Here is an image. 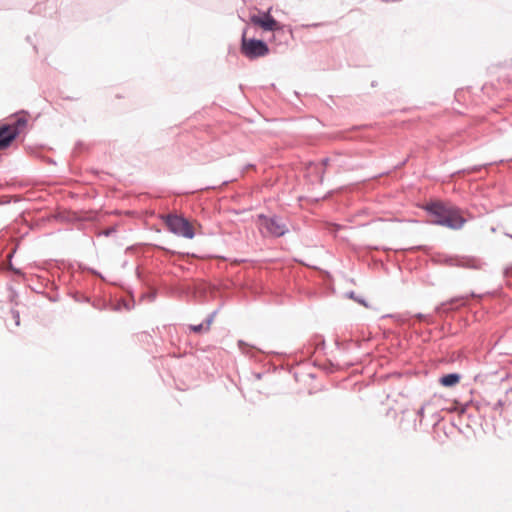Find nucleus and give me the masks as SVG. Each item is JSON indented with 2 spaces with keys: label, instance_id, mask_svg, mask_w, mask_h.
<instances>
[{
  "label": "nucleus",
  "instance_id": "nucleus-47",
  "mask_svg": "<svg viewBox=\"0 0 512 512\" xmlns=\"http://www.w3.org/2000/svg\"><path fill=\"white\" fill-rule=\"evenodd\" d=\"M416 427H417V420L415 419L414 420V428L416 429Z\"/></svg>",
  "mask_w": 512,
  "mask_h": 512
},
{
  "label": "nucleus",
  "instance_id": "nucleus-36",
  "mask_svg": "<svg viewBox=\"0 0 512 512\" xmlns=\"http://www.w3.org/2000/svg\"><path fill=\"white\" fill-rule=\"evenodd\" d=\"M432 418L434 419L433 427H435L440 422L441 416L439 413L435 412L432 414Z\"/></svg>",
  "mask_w": 512,
  "mask_h": 512
},
{
  "label": "nucleus",
  "instance_id": "nucleus-41",
  "mask_svg": "<svg viewBox=\"0 0 512 512\" xmlns=\"http://www.w3.org/2000/svg\"><path fill=\"white\" fill-rule=\"evenodd\" d=\"M378 85V82L376 80H373L371 82V87H376Z\"/></svg>",
  "mask_w": 512,
  "mask_h": 512
},
{
  "label": "nucleus",
  "instance_id": "nucleus-35",
  "mask_svg": "<svg viewBox=\"0 0 512 512\" xmlns=\"http://www.w3.org/2000/svg\"><path fill=\"white\" fill-rule=\"evenodd\" d=\"M472 403V400L469 402H466L465 404H461V407L459 408V413L464 414L467 411L468 406Z\"/></svg>",
  "mask_w": 512,
  "mask_h": 512
},
{
  "label": "nucleus",
  "instance_id": "nucleus-5",
  "mask_svg": "<svg viewBox=\"0 0 512 512\" xmlns=\"http://www.w3.org/2000/svg\"><path fill=\"white\" fill-rule=\"evenodd\" d=\"M257 219L261 228L265 229L266 233L274 238H280L289 233V228L286 219L280 215H266L258 214Z\"/></svg>",
  "mask_w": 512,
  "mask_h": 512
},
{
  "label": "nucleus",
  "instance_id": "nucleus-31",
  "mask_svg": "<svg viewBox=\"0 0 512 512\" xmlns=\"http://www.w3.org/2000/svg\"><path fill=\"white\" fill-rule=\"evenodd\" d=\"M505 403H506V400H504V399H499V400H498V401L493 405L492 409H493L494 411H498V410H500V409H502V408L504 407Z\"/></svg>",
  "mask_w": 512,
  "mask_h": 512
},
{
  "label": "nucleus",
  "instance_id": "nucleus-14",
  "mask_svg": "<svg viewBox=\"0 0 512 512\" xmlns=\"http://www.w3.org/2000/svg\"><path fill=\"white\" fill-rule=\"evenodd\" d=\"M461 379H462V375L460 373L450 372V373L442 374L439 377L438 382L442 387L453 388L457 384H459Z\"/></svg>",
  "mask_w": 512,
  "mask_h": 512
},
{
  "label": "nucleus",
  "instance_id": "nucleus-34",
  "mask_svg": "<svg viewBox=\"0 0 512 512\" xmlns=\"http://www.w3.org/2000/svg\"><path fill=\"white\" fill-rule=\"evenodd\" d=\"M256 169V165L253 163H248L245 166H243L241 174L243 175L246 171Z\"/></svg>",
  "mask_w": 512,
  "mask_h": 512
},
{
  "label": "nucleus",
  "instance_id": "nucleus-8",
  "mask_svg": "<svg viewBox=\"0 0 512 512\" xmlns=\"http://www.w3.org/2000/svg\"><path fill=\"white\" fill-rule=\"evenodd\" d=\"M272 8L267 10H259L257 13L249 15V22L254 26L260 27L264 32H271L275 30V27H279L280 30L283 28L280 26V22L271 15Z\"/></svg>",
  "mask_w": 512,
  "mask_h": 512
},
{
  "label": "nucleus",
  "instance_id": "nucleus-45",
  "mask_svg": "<svg viewBox=\"0 0 512 512\" xmlns=\"http://www.w3.org/2000/svg\"><path fill=\"white\" fill-rule=\"evenodd\" d=\"M239 89H240L241 91H243L244 86H243L242 84H240V85H239Z\"/></svg>",
  "mask_w": 512,
  "mask_h": 512
},
{
  "label": "nucleus",
  "instance_id": "nucleus-39",
  "mask_svg": "<svg viewBox=\"0 0 512 512\" xmlns=\"http://www.w3.org/2000/svg\"><path fill=\"white\" fill-rule=\"evenodd\" d=\"M253 375L255 376V378L257 380H260V379H262L264 373L263 372H254Z\"/></svg>",
  "mask_w": 512,
  "mask_h": 512
},
{
  "label": "nucleus",
  "instance_id": "nucleus-7",
  "mask_svg": "<svg viewBox=\"0 0 512 512\" xmlns=\"http://www.w3.org/2000/svg\"><path fill=\"white\" fill-rule=\"evenodd\" d=\"M17 251V246L5 235L0 234V271L12 270L21 273L20 269L14 267L12 259Z\"/></svg>",
  "mask_w": 512,
  "mask_h": 512
},
{
  "label": "nucleus",
  "instance_id": "nucleus-10",
  "mask_svg": "<svg viewBox=\"0 0 512 512\" xmlns=\"http://www.w3.org/2000/svg\"><path fill=\"white\" fill-rule=\"evenodd\" d=\"M69 297H71L74 301L78 303H88L91 304L92 307L98 309L100 311L111 309L113 311H120V306L111 305V303L105 299H96L92 300V298L88 295H80L76 290H71L69 292Z\"/></svg>",
  "mask_w": 512,
  "mask_h": 512
},
{
  "label": "nucleus",
  "instance_id": "nucleus-2",
  "mask_svg": "<svg viewBox=\"0 0 512 512\" xmlns=\"http://www.w3.org/2000/svg\"><path fill=\"white\" fill-rule=\"evenodd\" d=\"M28 111L21 110L13 114L10 123L0 122V150L9 148L18 138L21 131L28 125Z\"/></svg>",
  "mask_w": 512,
  "mask_h": 512
},
{
  "label": "nucleus",
  "instance_id": "nucleus-17",
  "mask_svg": "<svg viewBox=\"0 0 512 512\" xmlns=\"http://www.w3.org/2000/svg\"><path fill=\"white\" fill-rule=\"evenodd\" d=\"M329 161L330 159L328 157H324L319 161V163H311V166L313 167V173L316 174L321 182L323 181L326 166L328 165Z\"/></svg>",
  "mask_w": 512,
  "mask_h": 512
},
{
  "label": "nucleus",
  "instance_id": "nucleus-18",
  "mask_svg": "<svg viewBox=\"0 0 512 512\" xmlns=\"http://www.w3.org/2000/svg\"><path fill=\"white\" fill-rule=\"evenodd\" d=\"M346 297L348 299L354 300L355 302H357L358 304H360L366 308H369L368 301L363 296L356 294V292L353 290L346 292Z\"/></svg>",
  "mask_w": 512,
  "mask_h": 512
},
{
  "label": "nucleus",
  "instance_id": "nucleus-27",
  "mask_svg": "<svg viewBox=\"0 0 512 512\" xmlns=\"http://www.w3.org/2000/svg\"><path fill=\"white\" fill-rule=\"evenodd\" d=\"M33 154H34L36 157H38V158L42 159L43 161H45V162H47V163H49V164H54V165L56 164V162L54 161V159H52V158H48V157H43V156L41 155V153H40V148H35V149L33 150Z\"/></svg>",
  "mask_w": 512,
  "mask_h": 512
},
{
  "label": "nucleus",
  "instance_id": "nucleus-33",
  "mask_svg": "<svg viewBox=\"0 0 512 512\" xmlns=\"http://www.w3.org/2000/svg\"><path fill=\"white\" fill-rule=\"evenodd\" d=\"M324 22H317V23H311V24H303L302 28H318L321 26H324Z\"/></svg>",
  "mask_w": 512,
  "mask_h": 512
},
{
  "label": "nucleus",
  "instance_id": "nucleus-11",
  "mask_svg": "<svg viewBox=\"0 0 512 512\" xmlns=\"http://www.w3.org/2000/svg\"><path fill=\"white\" fill-rule=\"evenodd\" d=\"M326 341L323 335L314 334L310 337L307 344L301 349V353L306 357H312L318 351H324Z\"/></svg>",
  "mask_w": 512,
  "mask_h": 512
},
{
  "label": "nucleus",
  "instance_id": "nucleus-15",
  "mask_svg": "<svg viewBox=\"0 0 512 512\" xmlns=\"http://www.w3.org/2000/svg\"><path fill=\"white\" fill-rule=\"evenodd\" d=\"M389 317H392V318H396L398 319L399 321L403 322V323H406V322H410L412 319H420V320H428L430 318V315H427V314H423V313H415V314H411L409 312L405 313V314H391V315H388Z\"/></svg>",
  "mask_w": 512,
  "mask_h": 512
},
{
  "label": "nucleus",
  "instance_id": "nucleus-9",
  "mask_svg": "<svg viewBox=\"0 0 512 512\" xmlns=\"http://www.w3.org/2000/svg\"><path fill=\"white\" fill-rule=\"evenodd\" d=\"M482 296V294H477L474 291H471L469 294L455 296L446 302L440 303L438 306H436L435 310L440 315L447 314L465 306L468 303L469 297L480 299Z\"/></svg>",
  "mask_w": 512,
  "mask_h": 512
},
{
  "label": "nucleus",
  "instance_id": "nucleus-16",
  "mask_svg": "<svg viewBox=\"0 0 512 512\" xmlns=\"http://www.w3.org/2000/svg\"><path fill=\"white\" fill-rule=\"evenodd\" d=\"M492 165V163L487 164H481V165H473L464 169L457 170L450 174L451 180L455 179L457 176L460 175H466V174H472V173H478L480 172L484 167Z\"/></svg>",
  "mask_w": 512,
  "mask_h": 512
},
{
  "label": "nucleus",
  "instance_id": "nucleus-44",
  "mask_svg": "<svg viewBox=\"0 0 512 512\" xmlns=\"http://www.w3.org/2000/svg\"><path fill=\"white\" fill-rule=\"evenodd\" d=\"M229 182H231V181H230V180H225V181H223V183H222V184H223V185H227Z\"/></svg>",
  "mask_w": 512,
  "mask_h": 512
},
{
  "label": "nucleus",
  "instance_id": "nucleus-30",
  "mask_svg": "<svg viewBox=\"0 0 512 512\" xmlns=\"http://www.w3.org/2000/svg\"><path fill=\"white\" fill-rule=\"evenodd\" d=\"M11 315H12V318L14 320V323H15V326L18 327L20 326V313L18 310L16 309H11Z\"/></svg>",
  "mask_w": 512,
  "mask_h": 512
},
{
  "label": "nucleus",
  "instance_id": "nucleus-29",
  "mask_svg": "<svg viewBox=\"0 0 512 512\" xmlns=\"http://www.w3.org/2000/svg\"><path fill=\"white\" fill-rule=\"evenodd\" d=\"M117 231L116 227H109L103 231H101L98 236H105V237H109L113 234H115Z\"/></svg>",
  "mask_w": 512,
  "mask_h": 512
},
{
  "label": "nucleus",
  "instance_id": "nucleus-22",
  "mask_svg": "<svg viewBox=\"0 0 512 512\" xmlns=\"http://www.w3.org/2000/svg\"><path fill=\"white\" fill-rule=\"evenodd\" d=\"M188 330L190 332H193L196 334H202V333L208 332V329L205 327V325L202 322L199 324H189Z\"/></svg>",
  "mask_w": 512,
  "mask_h": 512
},
{
  "label": "nucleus",
  "instance_id": "nucleus-46",
  "mask_svg": "<svg viewBox=\"0 0 512 512\" xmlns=\"http://www.w3.org/2000/svg\"><path fill=\"white\" fill-rule=\"evenodd\" d=\"M125 308H126L127 310H130V309H131V306L127 304V305L125 306Z\"/></svg>",
  "mask_w": 512,
  "mask_h": 512
},
{
  "label": "nucleus",
  "instance_id": "nucleus-23",
  "mask_svg": "<svg viewBox=\"0 0 512 512\" xmlns=\"http://www.w3.org/2000/svg\"><path fill=\"white\" fill-rule=\"evenodd\" d=\"M51 286L53 287L54 292H53V293H51V294H46V293L44 292V294H43V295H45V297H46L50 302H54V303H55V302L59 301V298H60V297H59V293H58V287H57L55 284H53V283L51 284Z\"/></svg>",
  "mask_w": 512,
  "mask_h": 512
},
{
  "label": "nucleus",
  "instance_id": "nucleus-6",
  "mask_svg": "<svg viewBox=\"0 0 512 512\" xmlns=\"http://www.w3.org/2000/svg\"><path fill=\"white\" fill-rule=\"evenodd\" d=\"M163 220L170 233L186 239H193L195 237V230L185 216L167 214Z\"/></svg>",
  "mask_w": 512,
  "mask_h": 512
},
{
  "label": "nucleus",
  "instance_id": "nucleus-32",
  "mask_svg": "<svg viewBox=\"0 0 512 512\" xmlns=\"http://www.w3.org/2000/svg\"><path fill=\"white\" fill-rule=\"evenodd\" d=\"M424 413H425V405H422L416 412V415L417 417L420 418L419 420V424L421 425L422 424V420L424 418Z\"/></svg>",
  "mask_w": 512,
  "mask_h": 512
},
{
  "label": "nucleus",
  "instance_id": "nucleus-3",
  "mask_svg": "<svg viewBox=\"0 0 512 512\" xmlns=\"http://www.w3.org/2000/svg\"><path fill=\"white\" fill-rule=\"evenodd\" d=\"M429 261L435 265L448 267H459L466 269H481L483 262L473 256H460L446 253H434L429 257Z\"/></svg>",
  "mask_w": 512,
  "mask_h": 512
},
{
  "label": "nucleus",
  "instance_id": "nucleus-20",
  "mask_svg": "<svg viewBox=\"0 0 512 512\" xmlns=\"http://www.w3.org/2000/svg\"><path fill=\"white\" fill-rule=\"evenodd\" d=\"M314 365L321 368L326 373H333L337 369V365L331 360H326V362L323 364L316 362Z\"/></svg>",
  "mask_w": 512,
  "mask_h": 512
},
{
  "label": "nucleus",
  "instance_id": "nucleus-4",
  "mask_svg": "<svg viewBox=\"0 0 512 512\" xmlns=\"http://www.w3.org/2000/svg\"><path fill=\"white\" fill-rule=\"evenodd\" d=\"M247 28H244L241 35L240 52L249 60H256L265 57L270 53L267 41L256 37H247Z\"/></svg>",
  "mask_w": 512,
  "mask_h": 512
},
{
  "label": "nucleus",
  "instance_id": "nucleus-28",
  "mask_svg": "<svg viewBox=\"0 0 512 512\" xmlns=\"http://www.w3.org/2000/svg\"><path fill=\"white\" fill-rule=\"evenodd\" d=\"M86 149L87 148H86L85 143L83 141H81V140H78L76 142L75 146H74V153L75 154H80V153L86 151Z\"/></svg>",
  "mask_w": 512,
  "mask_h": 512
},
{
  "label": "nucleus",
  "instance_id": "nucleus-26",
  "mask_svg": "<svg viewBox=\"0 0 512 512\" xmlns=\"http://www.w3.org/2000/svg\"><path fill=\"white\" fill-rule=\"evenodd\" d=\"M238 347L246 354H249V352L247 350H245V348H250V349H253V350H256V351H260L259 349H257L255 346H251L249 345L247 342H245L244 340H238Z\"/></svg>",
  "mask_w": 512,
  "mask_h": 512
},
{
  "label": "nucleus",
  "instance_id": "nucleus-25",
  "mask_svg": "<svg viewBox=\"0 0 512 512\" xmlns=\"http://www.w3.org/2000/svg\"><path fill=\"white\" fill-rule=\"evenodd\" d=\"M352 344V341H340L338 338L335 340L337 349L347 351Z\"/></svg>",
  "mask_w": 512,
  "mask_h": 512
},
{
  "label": "nucleus",
  "instance_id": "nucleus-43",
  "mask_svg": "<svg viewBox=\"0 0 512 512\" xmlns=\"http://www.w3.org/2000/svg\"><path fill=\"white\" fill-rule=\"evenodd\" d=\"M510 393H512V386L506 390V395H509Z\"/></svg>",
  "mask_w": 512,
  "mask_h": 512
},
{
  "label": "nucleus",
  "instance_id": "nucleus-42",
  "mask_svg": "<svg viewBox=\"0 0 512 512\" xmlns=\"http://www.w3.org/2000/svg\"><path fill=\"white\" fill-rule=\"evenodd\" d=\"M406 162H407V159L403 160V161L398 165V167H402V166H404V165L406 164Z\"/></svg>",
  "mask_w": 512,
  "mask_h": 512
},
{
  "label": "nucleus",
  "instance_id": "nucleus-48",
  "mask_svg": "<svg viewBox=\"0 0 512 512\" xmlns=\"http://www.w3.org/2000/svg\"><path fill=\"white\" fill-rule=\"evenodd\" d=\"M26 39H27L28 42H31L30 36H27Z\"/></svg>",
  "mask_w": 512,
  "mask_h": 512
},
{
  "label": "nucleus",
  "instance_id": "nucleus-49",
  "mask_svg": "<svg viewBox=\"0 0 512 512\" xmlns=\"http://www.w3.org/2000/svg\"><path fill=\"white\" fill-rule=\"evenodd\" d=\"M508 237H510L512 239V235L511 234H507Z\"/></svg>",
  "mask_w": 512,
  "mask_h": 512
},
{
  "label": "nucleus",
  "instance_id": "nucleus-1",
  "mask_svg": "<svg viewBox=\"0 0 512 512\" xmlns=\"http://www.w3.org/2000/svg\"><path fill=\"white\" fill-rule=\"evenodd\" d=\"M421 208L426 212L429 223L433 225L459 230L466 223L461 210L451 202L434 199L425 202Z\"/></svg>",
  "mask_w": 512,
  "mask_h": 512
},
{
  "label": "nucleus",
  "instance_id": "nucleus-12",
  "mask_svg": "<svg viewBox=\"0 0 512 512\" xmlns=\"http://www.w3.org/2000/svg\"><path fill=\"white\" fill-rule=\"evenodd\" d=\"M94 284L88 283L86 278L82 275V272L79 274H73L71 276L70 283L67 286V294L71 290H76L80 295H87L86 292L93 290Z\"/></svg>",
  "mask_w": 512,
  "mask_h": 512
},
{
  "label": "nucleus",
  "instance_id": "nucleus-19",
  "mask_svg": "<svg viewBox=\"0 0 512 512\" xmlns=\"http://www.w3.org/2000/svg\"><path fill=\"white\" fill-rule=\"evenodd\" d=\"M51 284L52 283L49 280H44V279L40 280V279H38L37 283L34 286L30 285V287L36 293L44 294V290L46 288H48L49 285H51Z\"/></svg>",
  "mask_w": 512,
  "mask_h": 512
},
{
  "label": "nucleus",
  "instance_id": "nucleus-38",
  "mask_svg": "<svg viewBox=\"0 0 512 512\" xmlns=\"http://www.w3.org/2000/svg\"><path fill=\"white\" fill-rule=\"evenodd\" d=\"M157 297V292L153 291L151 293H149V300L150 301H154Z\"/></svg>",
  "mask_w": 512,
  "mask_h": 512
},
{
  "label": "nucleus",
  "instance_id": "nucleus-24",
  "mask_svg": "<svg viewBox=\"0 0 512 512\" xmlns=\"http://www.w3.org/2000/svg\"><path fill=\"white\" fill-rule=\"evenodd\" d=\"M79 267L82 272L87 271V272L99 277L100 279L104 280V276L101 274V272L97 271L96 269L82 265V264H80Z\"/></svg>",
  "mask_w": 512,
  "mask_h": 512
},
{
  "label": "nucleus",
  "instance_id": "nucleus-37",
  "mask_svg": "<svg viewBox=\"0 0 512 512\" xmlns=\"http://www.w3.org/2000/svg\"><path fill=\"white\" fill-rule=\"evenodd\" d=\"M423 281H424L426 284H428V285H431V286H434V285H435V282L431 280V277H430V275H429V274H427V275L424 277Z\"/></svg>",
  "mask_w": 512,
  "mask_h": 512
},
{
  "label": "nucleus",
  "instance_id": "nucleus-13",
  "mask_svg": "<svg viewBox=\"0 0 512 512\" xmlns=\"http://www.w3.org/2000/svg\"><path fill=\"white\" fill-rule=\"evenodd\" d=\"M279 27H275V30H272V36L268 39L269 42H278V44H288L291 39H293V31L290 25H286L280 22Z\"/></svg>",
  "mask_w": 512,
  "mask_h": 512
},
{
  "label": "nucleus",
  "instance_id": "nucleus-21",
  "mask_svg": "<svg viewBox=\"0 0 512 512\" xmlns=\"http://www.w3.org/2000/svg\"><path fill=\"white\" fill-rule=\"evenodd\" d=\"M221 307H222V305H220L217 309H215L210 314H208L207 317L202 321V323L205 325V327L208 329V331L210 330V327L215 319V316L218 314Z\"/></svg>",
  "mask_w": 512,
  "mask_h": 512
},
{
  "label": "nucleus",
  "instance_id": "nucleus-40",
  "mask_svg": "<svg viewBox=\"0 0 512 512\" xmlns=\"http://www.w3.org/2000/svg\"><path fill=\"white\" fill-rule=\"evenodd\" d=\"M64 100H69V101H76L78 100L79 98L77 97H72V96H64L62 97Z\"/></svg>",
  "mask_w": 512,
  "mask_h": 512
}]
</instances>
